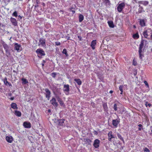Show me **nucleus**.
Here are the masks:
<instances>
[{
	"mask_svg": "<svg viewBox=\"0 0 152 152\" xmlns=\"http://www.w3.org/2000/svg\"><path fill=\"white\" fill-rule=\"evenodd\" d=\"M85 140H86V142H87L89 145L91 144V140L89 139H85Z\"/></svg>",
	"mask_w": 152,
	"mask_h": 152,
	"instance_id": "obj_32",
	"label": "nucleus"
},
{
	"mask_svg": "<svg viewBox=\"0 0 152 152\" xmlns=\"http://www.w3.org/2000/svg\"><path fill=\"white\" fill-rule=\"evenodd\" d=\"M123 91H122V92H121L120 93V94H123Z\"/></svg>",
	"mask_w": 152,
	"mask_h": 152,
	"instance_id": "obj_63",
	"label": "nucleus"
},
{
	"mask_svg": "<svg viewBox=\"0 0 152 152\" xmlns=\"http://www.w3.org/2000/svg\"><path fill=\"white\" fill-rule=\"evenodd\" d=\"M11 107L13 109H17L18 108L16 104L15 103H12L11 104Z\"/></svg>",
	"mask_w": 152,
	"mask_h": 152,
	"instance_id": "obj_24",
	"label": "nucleus"
},
{
	"mask_svg": "<svg viewBox=\"0 0 152 152\" xmlns=\"http://www.w3.org/2000/svg\"><path fill=\"white\" fill-rule=\"evenodd\" d=\"M59 12H62V13H64V11L62 10H60Z\"/></svg>",
	"mask_w": 152,
	"mask_h": 152,
	"instance_id": "obj_59",
	"label": "nucleus"
},
{
	"mask_svg": "<svg viewBox=\"0 0 152 152\" xmlns=\"http://www.w3.org/2000/svg\"><path fill=\"white\" fill-rule=\"evenodd\" d=\"M117 135L118 138H119L124 143H125L123 137H122L121 135L119 133L117 134Z\"/></svg>",
	"mask_w": 152,
	"mask_h": 152,
	"instance_id": "obj_27",
	"label": "nucleus"
},
{
	"mask_svg": "<svg viewBox=\"0 0 152 152\" xmlns=\"http://www.w3.org/2000/svg\"><path fill=\"white\" fill-rule=\"evenodd\" d=\"M104 109V111H106L107 110L108 107L107 103H104L102 105Z\"/></svg>",
	"mask_w": 152,
	"mask_h": 152,
	"instance_id": "obj_29",
	"label": "nucleus"
},
{
	"mask_svg": "<svg viewBox=\"0 0 152 152\" xmlns=\"http://www.w3.org/2000/svg\"><path fill=\"white\" fill-rule=\"evenodd\" d=\"M105 0L107 3H108L110 2V1L109 0Z\"/></svg>",
	"mask_w": 152,
	"mask_h": 152,
	"instance_id": "obj_54",
	"label": "nucleus"
},
{
	"mask_svg": "<svg viewBox=\"0 0 152 152\" xmlns=\"http://www.w3.org/2000/svg\"><path fill=\"white\" fill-rule=\"evenodd\" d=\"M144 151H146V152H150V151L146 147H145L144 149Z\"/></svg>",
	"mask_w": 152,
	"mask_h": 152,
	"instance_id": "obj_39",
	"label": "nucleus"
},
{
	"mask_svg": "<svg viewBox=\"0 0 152 152\" xmlns=\"http://www.w3.org/2000/svg\"><path fill=\"white\" fill-rule=\"evenodd\" d=\"M15 114L18 117H20L21 115V113L20 112L16 110L15 111Z\"/></svg>",
	"mask_w": 152,
	"mask_h": 152,
	"instance_id": "obj_20",
	"label": "nucleus"
},
{
	"mask_svg": "<svg viewBox=\"0 0 152 152\" xmlns=\"http://www.w3.org/2000/svg\"><path fill=\"white\" fill-rule=\"evenodd\" d=\"M42 5L43 6H45V4L44 3H42Z\"/></svg>",
	"mask_w": 152,
	"mask_h": 152,
	"instance_id": "obj_58",
	"label": "nucleus"
},
{
	"mask_svg": "<svg viewBox=\"0 0 152 152\" xmlns=\"http://www.w3.org/2000/svg\"><path fill=\"white\" fill-rule=\"evenodd\" d=\"M3 82L4 85L6 86H12V85L7 80V78L5 77L3 80Z\"/></svg>",
	"mask_w": 152,
	"mask_h": 152,
	"instance_id": "obj_13",
	"label": "nucleus"
},
{
	"mask_svg": "<svg viewBox=\"0 0 152 152\" xmlns=\"http://www.w3.org/2000/svg\"><path fill=\"white\" fill-rule=\"evenodd\" d=\"M112 132L111 131L108 134V137H110L111 138H114L115 137L112 134Z\"/></svg>",
	"mask_w": 152,
	"mask_h": 152,
	"instance_id": "obj_30",
	"label": "nucleus"
},
{
	"mask_svg": "<svg viewBox=\"0 0 152 152\" xmlns=\"http://www.w3.org/2000/svg\"><path fill=\"white\" fill-rule=\"evenodd\" d=\"M117 104H115L113 107V108L116 111L117 110Z\"/></svg>",
	"mask_w": 152,
	"mask_h": 152,
	"instance_id": "obj_37",
	"label": "nucleus"
},
{
	"mask_svg": "<svg viewBox=\"0 0 152 152\" xmlns=\"http://www.w3.org/2000/svg\"><path fill=\"white\" fill-rule=\"evenodd\" d=\"M45 97L47 98L48 100H49L51 96V92L48 88H46L45 89Z\"/></svg>",
	"mask_w": 152,
	"mask_h": 152,
	"instance_id": "obj_5",
	"label": "nucleus"
},
{
	"mask_svg": "<svg viewBox=\"0 0 152 152\" xmlns=\"http://www.w3.org/2000/svg\"><path fill=\"white\" fill-rule=\"evenodd\" d=\"M123 85H120L119 87V89L121 91V92H122V91H123Z\"/></svg>",
	"mask_w": 152,
	"mask_h": 152,
	"instance_id": "obj_38",
	"label": "nucleus"
},
{
	"mask_svg": "<svg viewBox=\"0 0 152 152\" xmlns=\"http://www.w3.org/2000/svg\"><path fill=\"white\" fill-rule=\"evenodd\" d=\"M10 99L11 100H13L14 99V97H11Z\"/></svg>",
	"mask_w": 152,
	"mask_h": 152,
	"instance_id": "obj_52",
	"label": "nucleus"
},
{
	"mask_svg": "<svg viewBox=\"0 0 152 152\" xmlns=\"http://www.w3.org/2000/svg\"><path fill=\"white\" fill-rule=\"evenodd\" d=\"M3 47L5 50L6 56L7 57H9L11 55V53L12 52L13 50L10 46L3 42L2 43Z\"/></svg>",
	"mask_w": 152,
	"mask_h": 152,
	"instance_id": "obj_1",
	"label": "nucleus"
},
{
	"mask_svg": "<svg viewBox=\"0 0 152 152\" xmlns=\"http://www.w3.org/2000/svg\"><path fill=\"white\" fill-rule=\"evenodd\" d=\"M70 38V37H67V39L68 40H69Z\"/></svg>",
	"mask_w": 152,
	"mask_h": 152,
	"instance_id": "obj_60",
	"label": "nucleus"
},
{
	"mask_svg": "<svg viewBox=\"0 0 152 152\" xmlns=\"http://www.w3.org/2000/svg\"><path fill=\"white\" fill-rule=\"evenodd\" d=\"M139 3L142 4L145 6H146L149 3L148 1H140L139 2Z\"/></svg>",
	"mask_w": 152,
	"mask_h": 152,
	"instance_id": "obj_22",
	"label": "nucleus"
},
{
	"mask_svg": "<svg viewBox=\"0 0 152 152\" xmlns=\"http://www.w3.org/2000/svg\"><path fill=\"white\" fill-rule=\"evenodd\" d=\"M91 104L93 107L95 108L96 107V104L94 103L93 102H91Z\"/></svg>",
	"mask_w": 152,
	"mask_h": 152,
	"instance_id": "obj_42",
	"label": "nucleus"
},
{
	"mask_svg": "<svg viewBox=\"0 0 152 152\" xmlns=\"http://www.w3.org/2000/svg\"><path fill=\"white\" fill-rule=\"evenodd\" d=\"M145 105L146 107H147L148 106L149 107H150L151 105V104H150L149 103L148 104L147 102H145Z\"/></svg>",
	"mask_w": 152,
	"mask_h": 152,
	"instance_id": "obj_41",
	"label": "nucleus"
},
{
	"mask_svg": "<svg viewBox=\"0 0 152 152\" xmlns=\"http://www.w3.org/2000/svg\"><path fill=\"white\" fill-rule=\"evenodd\" d=\"M46 40L45 39L43 38H40L39 40V42L42 46L45 47L46 46L45 44Z\"/></svg>",
	"mask_w": 152,
	"mask_h": 152,
	"instance_id": "obj_9",
	"label": "nucleus"
},
{
	"mask_svg": "<svg viewBox=\"0 0 152 152\" xmlns=\"http://www.w3.org/2000/svg\"><path fill=\"white\" fill-rule=\"evenodd\" d=\"M108 23L110 27L112 28H114V26L113 22L112 21H108Z\"/></svg>",
	"mask_w": 152,
	"mask_h": 152,
	"instance_id": "obj_23",
	"label": "nucleus"
},
{
	"mask_svg": "<svg viewBox=\"0 0 152 152\" xmlns=\"http://www.w3.org/2000/svg\"><path fill=\"white\" fill-rule=\"evenodd\" d=\"M112 138H111V137H108V140L110 141H111V139H112Z\"/></svg>",
	"mask_w": 152,
	"mask_h": 152,
	"instance_id": "obj_53",
	"label": "nucleus"
},
{
	"mask_svg": "<svg viewBox=\"0 0 152 152\" xmlns=\"http://www.w3.org/2000/svg\"><path fill=\"white\" fill-rule=\"evenodd\" d=\"M58 99V102L60 104V105L61 106L64 107L65 106V105L62 99Z\"/></svg>",
	"mask_w": 152,
	"mask_h": 152,
	"instance_id": "obj_21",
	"label": "nucleus"
},
{
	"mask_svg": "<svg viewBox=\"0 0 152 152\" xmlns=\"http://www.w3.org/2000/svg\"><path fill=\"white\" fill-rule=\"evenodd\" d=\"M137 63L136 62H135L134 61V60L133 61V64L134 66H136L137 65Z\"/></svg>",
	"mask_w": 152,
	"mask_h": 152,
	"instance_id": "obj_46",
	"label": "nucleus"
},
{
	"mask_svg": "<svg viewBox=\"0 0 152 152\" xmlns=\"http://www.w3.org/2000/svg\"><path fill=\"white\" fill-rule=\"evenodd\" d=\"M56 45H61V43L59 42H55Z\"/></svg>",
	"mask_w": 152,
	"mask_h": 152,
	"instance_id": "obj_45",
	"label": "nucleus"
},
{
	"mask_svg": "<svg viewBox=\"0 0 152 152\" xmlns=\"http://www.w3.org/2000/svg\"><path fill=\"white\" fill-rule=\"evenodd\" d=\"M21 80L22 81V83L23 84H26L28 83V81L26 79L22 78L21 79Z\"/></svg>",
	"mask_w": 152,
	"mask_h": 152,
	"instance_id": "obj_28",
	"label": "nucleus"
},
{
	"mask_svg": "<svg viewBox=\"0 0 152 152\" xmlns=\"http://www.w3.org/2000/svg\"><path fill=\"white\" fill-rule=\"evenodd\" d=\"M133 27H134V28H136V26H135V25H134V26H133Z\"/></svg>",
	"mask_w": 152,
	"mask_h": 152,
	"instance_id": "obj_64",
	"label": "nucleus"
},
{
	"mask_svg": "<svg viewBox=\"0 0 152 152\" xmlns=\"http://www.w3.org/2000/svg\"><path fill=\"white\" fill-rule=\"evenodd\" d=\"M152 33V30L151 29H149L144 31L143 34L145 38H147Z\"/></svg>",
	"mask_w": 152,
	"mask_h": 152,
	"instance_id": "obj_6",
	"label": "nucleus"
},
{
	"mask_svg": "<svg viewBox=\"0 0 152 152\" xmlns=\"http://www.w3.org/2000/svg\"><path fill=\"white\" fill-rule=\"evenodd\" d=\"M56 74L55 72H53L51 73V76L53 78L56 77Z\"/></svg>",
	"mask_w": 152,
	"mask_h": 152,
	"instance_id": "obj_40",
	"label": "nucleus"
},
{
	"mask_svg": "<svg viewBox=\"0 0 152 152\" xmlns=\"http://www.w3.org/2000/svg\"><path fill=\"white\" fill-rule=\"evenodd\" d=\"M113 92V91L112 90H111L110 91L109 93L110 94H112Z\"/></svg>",
	"mask_w": 152,
	"mask_h": 152,
	"instance_id": "obj_57",
	"label": "nucleus"
},
{
	"mask_svg": "<svg viewBox=\"0 0 152 152\" xmlns=\"http://www.w3.org/2000/svg\"><path fill=\"white\" fill-rule=\"evenodd\" d=\"M100 142V140L98 139H96L94 140L93 146L95 148H97L99 147Z\"/></svg>",
	"mask_w": 152,
	"mask_h": 152,
	"instance_id": "obj_8",
	"label": "nucleus"
},
{
	"mask_svg": "<svg viewBox=\"0 0 152 152\" xmlns=\"http://www.w3.org/2000/svg\"><path fill=\"white\" fill-rule=\"evenodd\" d=\"M70 10L71 11H72V14H74L75 13V8H74L73 7H71L69 8Z\"/></svg>",
	"mask_w": 152,
	"mask_h": 152,
	"instance_id": "obj_34",
	"label": "nucleus"
},
{
	"mask_svg": "<svg viewBox=\"0 0 152 152\" xmlns=\"http://www.w3.org/2000/svg\"><path fill=\"white\" fill-rule=\"evenodd\" d=\"M147 42V41L146 40H143L142 39L139 45V48L138 51L139 57L141 59H142V58L144 56L142 54V53H143L142 49L144 43H145L146 44Z\"/></svg>",
	"mask_w": 152,
	"mask_h": 152,
	"instance_id": "obj_2",
	"label": "nucleus"
},
{
	"mask_svg": "<svg viewBox=\"0 0 152 152\" xmlns=\"http://www.w3.org/2000/svg\"><path fill=\"white\" fill-rule=\"evenodd\" d=\"M62 53H63L65 54L66 57H67L68 56V55L67 53V51L66 49H64L63 50Z\"/></svg>",
	"mask_w": 152,
	"mask_h": 152,
	"instance_id": "obj_31",
	"label": "nucleus"
},
{
	"mask_svg": "<svg viewBox=\"0 0 152 152\" xmlns=\"http://www.w3.org/2000/svg\"><path fill=\"white\" fill-rule=\"evenodd\" d=\"M151 39H152V33L151 34Z\"/></svg>",
	"mask_w": 152,
	"mask_h": 152,
	"instance_id": "obj_62",
	"label": "nucleus"
},
{
	"mask_svg": "<svg viewBox=\"0 0 152 152\" xmlns=\"http://www.w3.org/2000/svg\"><path fill=\"white\" fill-rule=\"evenodd\" d=\"M138 126L139 127V128L138 129V130L139 131H140L141 130V127H142V125L141 124H139L138 125Z\"/></svg>",
	"mask_w": 152,
	"mask_h": 152,
	"instance_id": "obj_44",
	"label": "nucleus"
},
{
	"mask_svg": "<svg viewBox=\"0 0 152 152\" xmlns=\"http://www.w3.org/2000/svg\"><path fill=\"white\" fill-rule=\"evenodd\" d=\"M36 4L35 6V8H36L39 6L38 4H40L39 0H36Z\"/></svg>",
	"mask_w": 152,
	"mask_h": 152,
	"instance_id": "obj_33",
	"label": "nucleus"
},
{
	"mask_svg": "<svg viewBox=\"0 0 152 152\" xmlns=\"http://www.w3.org/2000/svg\"><path fill=\"white\" fill-rule=\"evenodd\" d=\"M6 139L7 141L9 143H11L13 140L12 138V137L7 136L6 137Z\"/></svg>",
	"mask_w": 152,
	"mask_h": 152,
	"instance_id": "obj_18",
	"label": "nucleus"
},
{
	"mask_svg": "<svg viewBox=\"0 0 152 152\" xmlns=\"http://www.w3.org/2000/svg\"><path fill=\"white\" fill-rule=\"evenodd\" d=\"M133 37L134 38H139V35L138 33H136L133 35Z\"/></svg>",
	"mask_w": 152,
	"mask_h": 152,
	"instance_id": "obj_35",
	"label": "nucleus"
},
{
	"mask_svg": "<svg viewBox=\"0 0 152 152\" xmlns=\"http://www.w3.org/2000/svg\"><path fill=\"white\" fill-rule=\"evenodd\" d=\"M51 103L54 106L57 107L58 104L57 102H56V98L54 97H53L52 99L50 101Z\"/></svg>",
	"mask_w": 152,
	"mask_h": 152,
	"instance_id": "obj_7",
	"label": "nucleus"
},
{
	"mask_svg": "<svg viewBox=\"0 0 152 152\" xmlns=\"http://www.w3.org/2000/svg\"><path fill=\"white\" fill-rule=\"evenodd\" d=\"M140 26L143 27L145 26V23L144 19H140Z\"/></svg>",
	"mask_w": 152,
	"mask_h": 152,
	"instance_id": "obj_19",
	"label": "nucleus"
},
{
	"mask_svg": "<svg viewBox=\"0 0 152 152\" xmlns=\"http://www.w3.org/2000/svg\"><path fill=\"white\" fill-rule=\"evenodd\" d=\"M74 80L79 85H81L82 84V82L80 79H75Z\"/></svg>",
	"mask_w": 152,
	"mask_h": 152,
	"instance_id": "obj_26",
	"label": "nucleus"
},
{
	"mask_svg": "<svg viewBox=\"0 0 152 152\" xmlns=\"http://www.w3.org/2000/svg\"><path fill=\"white\" fill-rule=\"evenodd\" d=\"M45 62H46V61L45 60H43V63H45Z\"/></svg>",
	"mask_w": 152,
	"mask_h": 152,
	"instance_id": "obj_61",
	"label": "nucleus"
},
{
	"mask_svg": "<svg viewBox=\"0 0 152 152\" xmlns=\"http://www.w3.org/2000/svg\"><path fill=\"white\" fill-rule=\"evenodd\" d=\"M10 20L13 25L15 26H17L18 23L16 20L15 18L11 17L10 19Z\"/></svg>",
	"mask_w": 152,
	"mask_h": 152,
	"instance_id": "obj_12",
	"label": "nucleus"
},
{
	"mask_svg": "<svg viewBox=\"0 0 152 152\" xmlns=\"http://www.w3.org/2000/svg\"><path fill=\"white\" fill-rule=\"evenodd\" d=\"M8 94L9 96H11L12 95V94H11V93H9Z\"/></svg>",
	"mask_w": 152,
	"mask_h": 152,
	"instance_id": "obj_55",
	"label": "nucleus"
},
{
	"mask_svg": "<svg viewBox=\"0 0 152 152\" xmlns=\"http://www.w3.org/2000/svg\"><path fill=\"white\" fill-rule=\"evenodd\" d=\"M63 91L69 93V85L68 84L65 85L64 86Z\"/></svg>",
	"mask_w": 152,
	"mask_h": 152,
	"instance_id": "obj_11",
	"label": "nucleus"
},
{
	"mask_svg": "<svg viewBox=\"0 0 152 152\" xmlns=\"http://www.w3.org/2000/svg\"><path fill=\"white\" fill-rule=\"evenodd\" d=\"M125 4L124 2H122L120 4H118L117 7L118 11L119 12H121L125 7Z\"/></svg>",
	"mask_w": 152,
	"mask_h": 152,
	"instance_id": "obj_4",
	"label": "nucleus"
},
{
	"mask_svg": "<svg viewBox=\"0 0 152 152\" xmlns=\"http://www.w3.org/2000/svg\"><path fill=\"white\" fill-rule=\"evenodd\" d=\"M55 96H56V98L58 101V99H61V98H60L57 95H56Z\"/></svg>",
	"mask_w": 152,
	"mask_h": 152,
	"instance_id": "obj_49",
	"label": "nucleus"
},
{
	"mask_svg": "<svg viewBox=\"0 0 152 152\" xmlns=\"http://www.w3.org/2000/svg\"><path fill=\"white\" fill-rule=\"evenodd\" d=\"M18 18L19 20H21L22 19V17L20 15L18 16Z\"/></svg>",
	"mask_w": 152,
	"mask_h": 152,
	"instance_id": "obj_51",
	"label": "nucleus"
},
{
	"mask_svg": "<svg viewBox=\"0 0 152 152\" xmlns=\"http://www.w3.org/2000/svg\"><path fill=\"white\" fill-rule=\"evenodd\" d=\"M15 49L18 51L20 50V48L21 47V45L18 44L17 43H15L14 45Z\"/></svg>",
	"mask_w": 152,
	"mask_h": 152,
	"instance_id": "obj_17",
	"label": "nucleus"
},
{
	"mask_svg": "<svg viewBox=\"0 0 152 152\" xmlns=\"http://www.w3.org/2000/svg\"><path fill=\"white\" fill-rule=\"evenodd\" d=\"M84 19V16L82 14H80L79 16V21L80 22H81Z\"/></svg>",
	"mask_w": 152,
	"mask_h": 152,
	"instance_id": "obj_25",
	"label": "nucleus"
},
{
	"mask_svg": "<svg viewBox=\"0 0 152 152\" xmlns=\"http://www.w3.org/2000/svg\"><path fill=\"white\" fill-rule=\"evenodd\" d=\"M119 119V120L116 119L115 120H113L112 121L113 125L115 127H117L118 126V124L120 122Z\"/></svg>",
	"mask_w": 152,
	"mask_h": 152,
	"instance_id": "obj_10",
	"label": "nucleus"
},
{
	"mask_svg": "<svg viewBox=\"0 0 152 152\" xmlns=\"http://www.w3.org/2000/svg\"><path fill=\"white\" fill-rule=\"evenodd\" d=\"M23 125L25 128H30L31 127V124L30 122H24L23 123Z\"/></svg>",
	"mask_w": 152,
	"mask_h": 152,
	"instance_id": "obj_15",
	"label": "nucleus"
},
{
	"mask_svg": "<svg viewBox=\"0 0 152 152\" xmlns=\"http://www.w3.org/2000/svg\"><path fill=\"white\" fill-rule=\"evenodd\" d=\"M94 134L97 135L98 134V132L97 131H94Z\"/></svg>",
	"mask_w": 152,
	"mask_h": 152,
	"instance_id": "obj_50",
	"label": "nucleus"
},
{
	"mask_svg": "<svg viewBox=\"0 0 152 152\" xmlns=\"http://www.w3.org/2000/svg\"><path fill=\"white\" fill-rule=\"evenodd\" d=\"M78 38L79 39V40L80 41H82V37L80 36H78Z\"/></svg>",
	"mask_w": 152,
	"mask_h": 152,
	"instance_id": "obj_47",
	"label": "nucleus"
},
{
	"mask_svg": "<svg viewBox=\"0 0 152 152\" xmlns=\"http://www.w3.org/2000/svg\"><path fill=\"white\" fill-rule=\"evenodd\" d=\"M18 12L16 11H15L12 14L13 16L17 17L18 16Z\"/></svg>",
	"mask_w": 152,
	"mask_h": 152,
	"instance_id": "obj_36",
	"label": "nucleus"
},
{
	"mask_svg": "<svg viewBox=\"0 0 152 152\" xmlns=\"http://www.w3.org/2000/svg\"><path fill=\"white\" fill-rule=\"evenodd\" d=\"M144 83L145 84V85H146V86H147V87L148 88L149 85H148V82L146 81H144Z\"/></svg>",
	"mask_w": 152,
	"mask_h": 152,
	"instance_id": "obj_43",
	"label": "nucleus"
},
{
	"mask_svg": "<svg viewBox=\"0 0 152 152\" xmlns=\"http://www.w3.org/2000/svg\"><path fill=\"white\" fill-rule=\"evenodd\" d=\"M96 44V40H93L91 42V46L92 48L94 50L95 49V46Z\"/></svg>",
	"mask_w": 152,
	"mask_h": 152,
	"instance_id": "obj_16",
	"label": "nucleus"
},
{
	"mask_svg": "<svg viewBox=\"0 0 152 152\" xmlns=\"http://www.w3.org/2000/svg\"><path fill=\"white\" fill-rule=\"evenodd\" d=\"M140 9L142 10H143V8L142 7H140V8H139Z\"/></svg>",
	"mask_w": 152,
	"mask_h": 152,
	"instance_id": "obj_56",
	"label": "nucleus"
},
{
	"mask_svg": "<svg viewBox=\"0 0 152 152\" xmlns=\"http://www.w3.org/2000/svg\"><path fill=\"white\" fill-rule=\"evenodd\" d=\"M142 11H143V10H142L139 9V10L137 12H138V13H141L142 12Z\"/></svg>",
	"mask_w": 152,
	"mask_h": 152,
	"instance_id": "obj_48",
	"label": "nucleus"
},
{
	"mask_svg": "<svg viewBox=\"0 0 152 152\" xmlns=\"http://www.w3.org/2000/svg\"><path fill=\"white\" fill-rule=\"evenodd\" d=\"M65 121L64 119H58L56 122H58V125L60 126H63L64 121Z\"/></svg>",
	"mask_w": 152,
	"mask_h": 152,
	"instance_id": "obj_14",
	"label": "nucleus"
},
{
	"mask_svg": "<svg viewBox=\"0 0 152 152\" xmlns=\"http://www.w3.org/2000/svg\"><path fill=\"white\" fill-rule=\"evenodd\" d=\"M36 52L37 54L38 57L40 58H42V56L45 55L44 51L42 49H37Z\"/></svg>",
	"mask_w": 152,
	"mask_h": 152,
	"instance_id": "obj_3",
	"label": "nucleus"
}]
</instances>
